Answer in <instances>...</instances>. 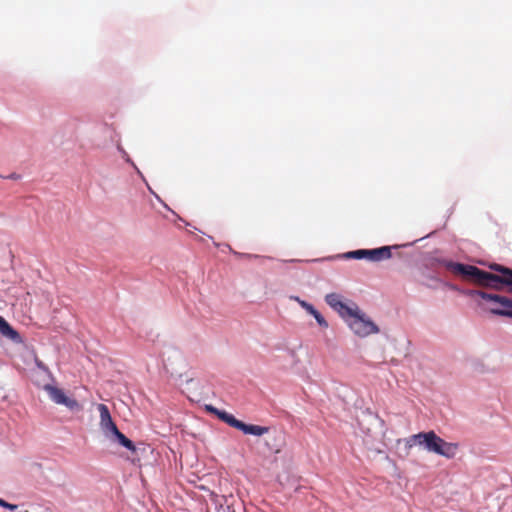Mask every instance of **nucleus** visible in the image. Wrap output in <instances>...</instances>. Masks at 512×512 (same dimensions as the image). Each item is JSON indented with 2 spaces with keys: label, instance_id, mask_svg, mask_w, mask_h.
Returning a JSON list of instances; mask_svg holds the SVG:
<instances>
[{
  "label": "nucleus",
  "instance_id": "nucleus-13",
  "mask_svg": "<svg viewBox=\"0 0 512 512\" xmlns=\"http://www.w3.org/2000/svg\"><path fill=\"white\" fill-rule=\"evenodd\" d=\"M347 258L353 259H366V249H358L354 251H350L345 255Z\"/></svg>",
  "mask_w": 512,
  "mask_h": 512
},
{
  "label": "nucleus",
  "instance_id": "nucleus-10",
  "mask_svg": "<svg viewBox=\"0 0 512 512\" xmlns=\"http://www.w3.org/2000/svg\"><path fill=\"white\" fill-rule=\"evenodd\" d=\"M437 446L439 447L438 451H434L435 454L444 456L448 459L453 458L456 455V452L458 450V444L457 443H450L446 442L444 439L440 437V443H437Z\"/></svg>",
  "mask_w": 512,
  "mask_h": 512
},
{
  "label": "nucleus",
  "instance_id": "nucleus-6",
  "mask_svg": "<svg viewBox=\"0 0 512 512\" xmlns=\"http://www.w3.org/2000/svg\"><path fill=\"white\" fill-rule=\"evenodd\" d=\"M468 294L471 296V297H475V296H478L484 300H487V301H493L495 303H498L501 305V309H510V307L512 306V299L508 298V297H505V296H500V295H497V294H491V293H486L484 291H481V290H471L468 292Z\"/></svg>",
  "mask_w": 512,
  "mask_h": 512
},
{
  "label": "nucleus",
  "instance_id": "nucleus-3",
  "mask_svg": "<svg viewBox=\"0 0 512 512\" xmlns=\"http://www.w3.org/2000/svg\"><path fill=\"white\" fill-rule=\"evenodd\" d=\"M347 317L351 318L349 327L360 337L378 332V327L358 309H353L352 314H349Z\"/></svg>",
  "mask_w": 512,
  "mask_h": 512
},
{
  "label": "nucleus",
  "instance_id": "nucleus-19",
  "mask_svg": "<svg viewBox=\"0 0 512 512\" xmlns=\"http://www.w3.org/2000/svg\"><path fill=\"white\" fill-rule=\"evenodd\" d=\"M248 257L249 258H252V257L257 258L258 256L257 255H248Z\"/></svg>",
  "mask_w": 512,
  "mask_h": 512
},
{
  "label": "nucleus",
  "instance_id": "nucleus-11",
  "mask_svg": "<svg viewBox=\"0 0 512 512\" xmlns=\"http://www.w3.org/2000/svg\"><path fill=\"white\" fill-rule=\"evenodd\" d=\"M111 436H113L120 445L124 446L133 453L136 452V446L134 445V443L130 439H128L123 433H121L118 430V428H116L110 433V437Z\"/></svg>",
  "mask_w": 512,
  "mask_h": 512
},
{
  "label": "nucleus",
  "instance_id": "nucleus-9",
  "mask_svg": "<svg viewBox=\"0 0 512 512\" xmlns=\"http://www.w3.org/2000/svg\"><path fill=\"white\" fill-rule=\"evenodd\" d=\"M392 253L389 246H383L375 249H366V260L378 262L391 258Z\"/></svg>",
  "mask_w": 512,
  "mask_h": 512
},
{
  "label": "nucleus",
  "instance_id": "nucleus-5",
  "mask_svg": "<svg viewBox=\"0 0 512 512\" xmlns=\"http://www.w3.org/2000/svg\"><path fill=\"white\" fill-rule=\"evenodd\" d=\"M45 391L56 404L64 405L70 410L79 408L78 402L75 399L66 396L62 389L52 385H46Z\"/></svg>",
  "mask_w": 512,
  "mask_h": 512
},
{
  "label": "nucleus",
  "instance_id": "nucleus-8",
  "mask_svg": "<svg viewBox=\"0 0 512 512\" xmlns=\"http://www.w3.org/2000/svg\"><path fill=\"white\" fill-rule=\"evenodd\" d=\"M325 301L330 307L339 312L340 315L344 318L349 314H352L353 309L343 303L340 299V296L336 293L326 295Z\"/></svg>",
  "mask_w": 512,
  "mask_h": 512
},
{
  "label": "nucleus",
  "instance_id": "nucleus-17",
  "mask_svg": "<svg viewBox=\"0 0 512 512\" xmlns=\"http://www.w3.org/2000/svg\"><path fill=\"white\" fill-rule=\"evenodd\" d=\"M0 506L3 508L9 509L11 511H15L17 509V505L10 504L1 498H0Z\"/></svg>",
  "mask_w": 512,
  "mask_h": 512
},
{
  "label": "nucleus",
  "instance_id": "nucleus-14",
  "mask_svg": "<svg viewBox=\"0 0 512 512\" xmlns=\"http://www.w3.org/2000/svg\"><path fill=\"white\" fill-rule=\"evenodd\" d=\"M292 299H294L295 301H297L300 306L305 309L309 314H314L316 313V309L313 307V305H311L310 303L304 301V300H301L299 297H291Z\"/></svg>",
  "mask_w": 512,
  "mask_h": 512
},
{
  "label": "nucleus",
  "instance_id": "nucleus-1",
  "mask_svg": "<svg viewBox=\"0 0 512 512\" xmlns=\"http://www.w3.org/2000/svg\"><path fill=\"white\" fill-rule=\"evenodd\" d=\"M445 267L453 274L461 275L465 278L471 279L476 284L484 287L500 290L501 285H506L509 287L508 291L512 293V269L508 267L497 263L490 265L492 270L500 272L501 275L492 274L473 265L452 261L447 262Z\"/></svg>",
  "mask_w": 512,
  "mask_h": 512
},
{
  "label": "nucleus",
  "instance_id": "nucleus-18",
  "mask_svg": "<svg viewBox=\"0 0 512 512\" xmlns=\"http://www.w3.org/2000/svg\"><path fill=\"white\" fill-rule=\"evenodd\" d=\"M7 178L8 179H12V180H19L20 179V175L17 174V173H12L9 176H7Z\"/></svg>",
  "mask_w": 512,
  "mask_h": 512
},
{
  "label": "nucleus",
  "instance_id": "nucleus-16",
  "mask_svg": "<svg viewBox=\"0 0 512 512\" xmlns=\"http://www.w3.org/2000/svg\"><path fill=\"white\" fill-rule=\"evenodd\" d=\"M312 316L315 318V320L321 327H324V328L328 327L327 321L317 310H316V313L312 314Z\"/></svg>",
  "mask_w": 512,
  "mask_h": 512
},
{
  "label": "nucleus",
  "instance_id": "nucleus-12",
  "mask_svg": "<svg viewBox=\"0 0 512 512\" xmlns=\"http://www.w3.org/2000/svg\"><path fill=\"white\" fill-rule=\"evenodd\" d=\"M0 334L4 337L11 339V340H16L19 337L18 333L1 316H0Z\"/></svg>",
  "mask_w": 512,
  "mask_h": 512
},
{
  "label": "nucleus",
  "instance_id": "nucleus-4",
  "mask_svg": "<svg viewBox=\"0 0 512 512\" xmlns=\"http://www.w3.org/2000/svg\"><path fill=\"white\" fill-rule=\"evenodd\" d=\"M405 443L408 448L418 445L424 447L428 452L434 453L439 450L437 443H440V437L434 431L420 432L406 438Z\"/></svg>",
  "mask_w": 512,
  "mask_h": 512
},
{
  "label": "nucleus",
  "instance_id": "nucleus-15",
  "mask_svg": "<svg viewBox=\"0 0 512 512\" xmlns=\"http://www.w3.org/2000/svg\"><path fill=\"white\" fill-rule=\"evenodd\" d=\"M491 312L495 315L512 317V306L510 309H491Z\"/></svg>",
  "mask_w": 512,
  "mask_h": 512
},
{
  "label": "nucleus",
  "instance_id": "nucleus-2",
  "mask_svg": "<svg viewBox=\"0 0 512 512\" xmlns=\"http://www.w3.org/2000/svg\"><path fill=\"white\" fill-rule=\"evenodd\" d=\"M206 410L215 416L218 417L221 421L226 423L227 425L242 431L244 434L254 435V436H262L267 434L270 430L267 426H260L254 424H246L238 419H236L232 414L226 412L225 410H219L218 408L207 405Z\"/></svg>",
  "mask_w": 512,
  "mask_h": 512
},
{
  "label": "nucleus",
  "instance_id": "nucleus-7",
  "mask_svg": "<svg viewBox=\"0 0 512 512\" xmlns=\"http://www.w3.org/2000/svg\"><path fill=\"white\" fill-rule=\"evenodd\" d=\"M100 413V427L107 437H110V433L117 428L116 424L112 420L110 411L105 404H99L97 407Z\"/></svg>",
  "mask_w": 512,
  "mask_h": 512
}]
</instances>
